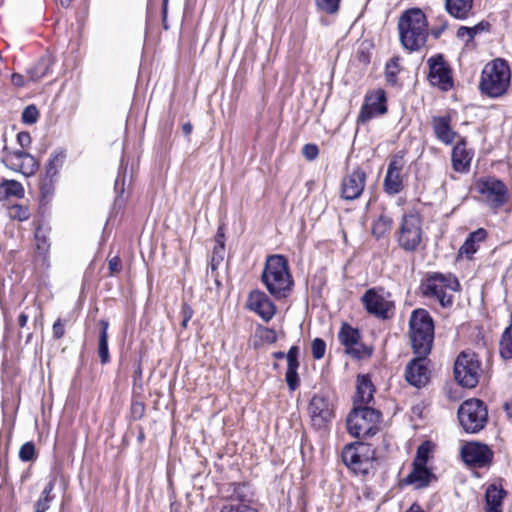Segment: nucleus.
I'll return each instance as SVG.
<instances>
[{
  "instance_id": "1",
  "label": "nucleus",
  "mask_w": 512,
  "mask_h": 512,
  "mask_svg": "<svg viewBox=\"0 0 512 512\" xmlns=\"http://www.w3.org/2000/svg\"><path fill=\"white\" fill-rule=\"evenodd\" d=\"M261 282L276 300L287 298L294 287L288 259L281 254L267 256L261 273Z\"/></svg>"
},
{
  "instance_id": "2",
  "label": "nucleus",
  "mask_w": 512,
  "mask_h": 512,
  "mask_svg": "<svg viewBox=\"0 0 512 512\" xmlns=\"http://www.w3.org/2000/svg\"><path fill=\"white\" fill-rule=\"evenodd\" d=\"M427 29V18L421 9L411 8L404 11L398 21L402 46L410 52L420 50L427 41Z\"/></svg>"
},
{
  "instance_id": "3",
  "label": "nucleus",
  "mask_w": 512,
  "mask_h": 512,
  "mask_svg": "<svg viewBox=\"0 0 512 512\" xmlns=\"http://www.w3.org/2000/svg\"><path fill=\"white\" fill-rule=\"evenodd\" d=\"M382 412L370 406H353L346 418L348 433L357 439H368L380 430Z\"/></svg>"
},
{
  "instance_id": "4",
  "label": "nucleus",
  "mask_w": 512,
  "mask_h": 512,
  "mask_svg": "<svg viewBox=\"0 0 512 512\" xmlns=\"http://www.w3.org/2000/svg\"><path fill=\"white\" fill-rule=\"evenodd\" d=\"M511 72L504 59H495L484 67L481 73L479 89L491 98L503 96L510 85Z\"/></svg>"
},
{
  "instance_id": "5",
  "label": "nucleus",
  "mask_w": 512,
  "mask_h": 512,
  "mask_svg": "<svg viewBox=\"0 0 512 512\" xmlns=\"http://www.w3.org/2000/svg\"><path fill=\"white\" fill-rule=\"evenodd\" d=\"M434 320L423 308L412 311L409 319V334L412 350L431 353L434 342Z\"/></svg>"
},
{
  "instance_id": "6",
  "label": "nucleus",
  "mask_w": 512,
  "mask_h": 512,
  "mask_svg": "<svg viewBox=\"0 0 512 512\" xmlns=\"http://www.w3.org/2000/svg\"><path fill=\"white\" fill-rule=\"evenodd\" d=\"M460 283L455 276L445 275L440 272L430 273L421 283V290L425 297L434 298L443 308L453 305V295L447 294L445 289L457 291Z\"/></svg>"
},
{
  "instance_id": "7",
  "label": "nucleus",
  "mask_w": 512,
  "mask_h": 512,
  "mask_svg": "<svg viewBox=\"0 0 512 512\" xmlns=\"http://www.w3.org/2000/svg\"><path fill=\"white\" fill-rule=\"evenodd\" d=\"M341 457L343 463L354 473L367 475L375 461V448L361 441L348 443L344 446Z\"/></svg>"
},
{
  "instance_id": "8",
  "label": "nucleus",
  "mask_w": 512,
  "mask_h": 512,
  "mask_svg": "<svg viewBox=\"0 0 512 512\" xmlns=\"http://www.w3.org/2000/svg\"><path fill=\"white\" fill-rule=\"evenodd\" d=\"M458 420L466 433L475 434L484 429L488 421L485 403L476 398L465 400L458 408Z\"/></svg>"
},
{
  "instance_id": "9",
  "label": "nucleus",
  "mask_w": 512,
  "mask_h": 512,
  "mask_svg": "<svg viewBox=\"0 0 512 512\" xmlns=\"http://www.w3.org/2000/svg\"><path fill=\"white\" fill-rule=\"evenodd\" d=\"M475 190L484 196L486 204L492 210H498L509 199L506 184L495 176L480 177L475 181Z\"/></svg>"
},
{
  "instance_id": "10",
  "label": "nucleus",
  "mask_w": 512,
  "mask_h": 512,
  "mask_svg": "<svg viewBox=\"0 0 512 512\" xmlns=\"http://www.w3.org/2000/svg\"><path fill=\"white\" fill-rule=\"evenodd\" d=\"M396 238L399 247L404 251H416L422 240L420 218L414 214H404Z\"/></svg>"
},
{
  "instance_id": "11",
  "label": "nucleus",
  "mask_w": 512,
  "mask_h": 512,
  "mask_svg": "<svg viewBox=\"0 0 512 512\" xmlns=\"http://www.w3.org/2000/svg\"><path fill=\"white\" fill-rule=\"evenodd\" d=\"M480 363L474 353L461 352L454 363V378L465 388H474L478 384Z\"/></svg>"
},
{
  "instance_id": "12",
  "label": "nucleus",
  "mask_w": 512,
  "mask_h": 512,
  "mask_svg": "<svg viewBox=\"0 0 512 512\" xmlns=\"http://www.w3.org/2000/svg\"><path fill=\"white\" fill-rule=\"evenodd\" d=\"M460 457L467 467L482 469L492 464L494 453L485 443L468 441L461 446Z\"/></svg>"
},
{
  "instance_id": "13",
  "label": "nucleus",
  "mask_w": 512,
  "mask_h": 512,
  "mask_svg": "<svg viewBox=\"0 0 512 512\" xmlns=\"http://www.w3.org/2000/svg\"><path fill=\"white\" fill-rule=\"evenodd\" d=\"M384 288L373 287L365 291L361 297V303L366 312L381 320H387L392 316L395 305L384 297Z\"/></svg>"
},
{
  "instance_id": "14",
  "label": "nucleus",
  "mask_w": 512,
  "mask_h": 512,
  "mask_svg": "<svg viewBox=\"0 0 512 512\" xmlns=\"http://www.w3.org/2000/svg\"><path fill=\"white\" fill-rule=\"evenodd\" d=\"M414 357L405 367V380L415 388L425 387L430 381L428 356L430 353L413 350Z\"/></svg>"
},
{
  "instance_id": "15",
  "label": "nucleus",
  "mask_w": 512,
  "mask_h": 512,
  "mask_svg": "<svg viewBox=\"0 0 512 512\" xmlns=\"http://www.w3.org/2000/svg\"><path fill=\"white\" fill-rule=\"evenodd\" d=\"M428 79L430 83L442 91H448L453 87L452 70L445 61L444 55L435 54L428 58Z\"/></svg>"
},
{
  "instance_id": "16",
  "label": "nucleus",
  "mask_w": 512,
  "mask_h": 512,
  "mask_svg": "<svg viewBox=\"0 0 512 512\" xmlns=\"http://www.w3.org/2000/svg\"><path fill=\"white\" fill-rule=\"evenodd\" d=\"M308 412L314 428H326L334 416L329 396L322 392L314 394L309 402Z\"/></svg>"
},
{
  "instance_id": "17",
  "label": "nucleus",
  "mask_w": 512,
  "mask_h": 512,
  "mask_svg": "<svg viewBox=\"0 0 512 512\" xmlns=\"http://www.w3.org/2000/svg\"><path fill=\"white\" fill-rule=\"evenodd\" d=\"M387 111V96L385 90L379 88L369 91L365 95L358 121L364 123L376 116L386 114Z\"/></svg>"
},
{
  "instance_id": "18",
  "label": "nucleus",
  "mask_w": 512,
  "mask_h": 512,
  "mask_svg": "<svg viewBox=\"0 0 512 512\" xmlns=\"http://www.w3.org/2000/svg\"><path fill=\"white\" fill-rule=\"evenodd\" d=\"M272 357L280 360L286 358L287 370L285 373V381L291 392L295 391L300 386V377L298 369L300 367V347L293 345L289 348L288 352L276 351L272 353Z\"/></svg>"
},
{
  "instance_id": "19",
  "label": "nucleus",
  "mask_w": 512,
  "mask_h": 512,
  "mask_svg": "<svg viewBox=\"0 0 512 512\" xmlns=\"http://www.w3.org/2000/svg\"><path fill=\"white\" fill-rule=\"evenodd\" d=\"M246 306L265 322H269L277 311L275 303L269 298V296L258 289L252 290L249 293Z\"/></svg>"
},
{
  "instance_id": "20",
  "label": "nucleus",
  "mask_w": 512,
  "mask_h": 512,
  "mask_svg": "<svg viewBox=\"0 0 512 512\" xmlns=\"http://www.w3.org/2000/svg\"><path fill=\"white\" fill-rule=\"evenodd\" d=\"M402 168L403 156L400 154L393 155L389 160L383 181V189L388 195H396L403 190L404 186L401 177Z\"/></svg>"
},
{
  "instance_id": "21",
  "label": "nucleus",
  "mask_w": 512,
  "mask_h": 512,
  "mask_svg": "<svg viewBox=\"0 0 512 512\" xmlns=\"http://www.w3.org/2000/svg\"><path fill=\"white\" fill-rule=\"evenodd\" d=\"M366 182V173L361 168L354 169L343 178L341 184L342 197L345 200H355L362 194Z\"/></svg>"
},
{
  "instance_id": "22",
  "label": "nucleus",
  "mask_w": 512,
  "mask_h": 512,
  "mask_svg": "<svg viewBox=\"0 0 512 512\" xmlns=\"http://www.w3.org/2000/svg\"><path fill=\"white\" fill-rule=\"evenodd\" d=\"M452 117L449 113L445 115L433 116L432 127L435 137L445 145L453 144L458 133L452 129Z\"/></svg>"
},
{
  "instance_id": "23",
  "label": "nucleus",
  "mask_w": 512,
  "mask_h": 512,
  "mask_svg": "<svg viewBox=\"0 0 512 512\" xmlns=\"http://www.w3.org/2000/svg\"><path fill=\"white\" fill-rule=\"evenodd\" d=\"M375 386L368 374H360L356 380V392L353 406H369L374 401Z\"/></svg>"
},
{
  "instance_id": "24",
  "label": "nucleus",
  "mask_w": 512,
  "mask_h": 512,
  "mask_svg": "<svg viewBox=\"0 0 512 512\" xmlns=\"http://www.w3.org/2000/svg\"><path fill=\"white\" fill-rule=\"evenodd\" d=\"M437 477L428 466L412 465L411 472L405 477L404 483L414 485L415 489L428 487Z\"/></svg>"
},
{
  "instance_id": "25",
  "label": "nucleus",
  "mask_w": 512,
  "mask_h": 512,
  "mask_svg": "<svg viewBox=\"0 0 512 512\" xmlns=\"http://www.w3.org/2000/svg\"><path fill=\"white\" fill-rule=\"evenodd\" d=\"M466 143V139L460 137L452 149V165L457 172H467L470 168L473 153L466 148Z\"/></svg>"
},
{
  "instance_id": "26",
  "label": "nucleus",
  "mask_w": 512,
  "mask_h": 512,
  "mask_svg": "<svg viewBox=\"0 0 512 512\" xmlns=\"http://www.w3.org/2000/svg\"><path fill=\"white\" fill-rule=\"evenodd\" d=\"M507 495L505 489L496 483L487 486L484 494L486 512H502L503 501Z\"/></svg>"
},
{
  "instance_id": "27",
  "label": "nucleus",
  "mask_w": 512,
  "mask_h": 512,
  "mask_svg": "<svg viewBox=\"0 0 512 512\" xmlns=\"http://www.w3.org/2000/svg\"><path fill=\"white\" fill-rule=\"evenodd\" d=\"M444 6L451 17L464 21L473 14L474 0H444Z\"/></svg>"
},
{
  "instance_id": "28",
  "label": "nucleus",
  "mask_w": 512,
  "mask_h": 512,
  "mask_svg": "<svg viewBox=\"0 0 512 512\" xmlns=\"http://www.w3.org/2000/svg\"><path fill=\"white\" fill-rule=\"evenodd\" d=\"M487 236L488 233L484 228H478L475 231L470 232L458 253L460 255H465L468 259H472L473 255L479 250V244L485 241Z\"/></svg>"
},
{
  "instance_id": "29",
  "label": "nucleus",
  "mask_w": 512,
  "mask_h": 512,
  "mask_svg": "<svg viewBox=\"0 0 512 512\" xmlns=\"http://www.w3.org/2000/svg\"><path fill=\"white\" fill-rule=\"evenodd\" d=\"M58 177L43 174L39 179V206H47L53 199L55 194L56 183Z\"/></svg>"
},
{
  "instance_id": "30",
  "label": "nucleus",
  "mask_w": 512,
  "mask_h": 512,
  "mask_svg": "<svg viewBox=\"0 0 512 512\" xmlns=\"http://www.w3.org/2000/svg\"><path fill=\"white\" fill-rule=\"evenodd\" d=\"M99 333H98V345L97 354L102 365H106L110 362V352L108 345V329L109 322L106 319H100L98 321Z\"/></svg>"
},
{
  "instance_id": "31",
  "label": "nucleus",
  "mask_w": 512,
  "mask_h": 512,
  "mask_svg": "<svg viewBox=\"0 0 512 512\" xmlns=\"http://www.w3.org/2000/svg\"><path fill=\"white\" fill-rule=\"evenodd\" d=\"M53 58L50 54L42 55L31 67L27 69V73L32 81H38L47 76L51 72Z\"/></svg>"
},
{
  "instance_id": "32",
  "label": "nucleus",
  "mask_w": 512,
  "mask_h": 512,
  "mask_svg": "<svg viewBox=\"0 0 512 512\" xmlns=\"http://www.w3.org/2000/svg\"><path fill=\"white\" fill-rule=\"evenodd\" d=\"M66 150L63 148H56L49 156L45 164V174L59 178L60 169L63 167L66 160Z\"/></svg>"
},
{
  "instance_id": "33",
  "label": "nucleus",
  "mask_w": 512,
  "mask_h": 512,
  "mask_svg": "<svg viewBox=\"0 0 512 512\" xmlns=\"http://www.w3.org/2000/svg\"><path fill=\"white\" fill-rule=\"evenodd\" d=\"M339 341L345 347V351L358 345L360 339L359 330L347 323H343L338 335Z\"/></svg>"
},
{
  "instance_id": "34",
  "label": "nucleus",
  "mask_w": 512,
  "mask_h": 512,
  "mask_svg": "<svg viewBox=\"0 0 512 512\" xmlns=\"http://www.w3.org/2000/svg\"><path fill=\"white\" fill-rule=\"evenodd\" d=\"M392 225V218L385 214H381L376 220L373 221L371 233L375 239L380 240L390 233Z\"/></svg>"
},
{
  "instance_id": "35",
  "label": "nucleus",
  "mask_w": 512,
  "mask_h": 512,
  "mask_svg": "<svg viewBox=\"0 0 512 512\" xmlns=\"http://www.w3.org/2000/svg\"><path fill=\"white\" fill-rule=\"evenodd\" d=\"M491 24L488 21L482 20L472 27L460 26L457 30V37L462 39L465 36L468 37L467 42L472 41L475 36L481 32L489 31Z\"/></svg>"
},
{
  "instance_id": "36",
  "label": "nucleus",
  "mask_w": 512,
  "mask_h": 512,
  "mask_svg": "<svg viewBox=\"0 0 512 512\" xmlns=\"http://www.w3.org/2000/svg\"><path fill=\"white\" fill-rule=\"evenodd\" d=\"M28 155L29 153L23 150L9 151L7 146H5L3 149L2 162L6 167L14 171L17 167L21 166L20 162L28 157Z\"/></svg>"
},
{
  "instance_id": "37",
  "label": "nucleus",
  "mask_w": 512,
  "mask_h": 512,
  "mask_svg": "<svg viewBox=\"0 0 512 512\" xmlns=\"http://www.w3.org/2000/svg\"><path fill=\"white\" fill-rule=\"evenodd\" d=\"M253 494L248 483H234L232 497L235 503H244L250 505Z\"/></svg>"
},
{
  "instance_id": "38",
  "label": "nucleus",
  "mask_w": 512,
  "mask_h": 512,
  "mask_svg": "<svg viewBox=\"0 0 512 512\" xmlns=\"http://www.w3.org/2000/svg\"><path fill=\"white\" fill-rule=\"evenodd\" d=\"M399 56H394L385 65V78L389 85L395 86L398 83V74L400 72Z\"/></svg>"
},
{
  "instance_id": "39",
  "label": "nucleus",
  "mask_w": 512,
  "mask_h": 512,
  "mask_svg": "<svg viewBox=\"0 0 512 512\" xmlns=\"http://www.w3.org/2000/svg\"><path fill=\"white\" fill-rule=\"evenodd\" d=\"M432 453V445L430 441L422 442L416 450V455L413 459L412 465L428 466V461Z\"/></svg>"
},
{
  "instance_id": "40",
  "label": "nucleus",
  "mask_w": 512,
  "mask_h": 512,
  "mask_svg": "<svg viewBox=\"0 0 512 512\" xmlns=\"http://www.w3.org/2000/svg\"><path fill=\"white\" fill-rule=\"evenodd\" d=\"M499 352L503 359H512V329L506 327L499 342Z\"/></svg>"
},
{
  "instance_id": "41",
  "label": "nucleus",
  "mask_w": 512,
  "mask_h": 512,
  "mask_svg": "<svg viewBox=\"0 0 512 512\" xmlns=\"http://www.w3.org/2000/svg\"><path fill=\"white\" fill-rule=\"evenodd\" d=\"M35 241H36V249L40 255L46 257L49 249L50 242L47 233L42 229L41 226H38L35 231Z\"/></svg>"
},
{
  "instance_id": "42",
  "label": "nucleus",
  "mask_w": 512,
  "mask_h": 512,
  "mask_svg": "<svg viewBox=\"0 0 512 512\" xmlns=\"http://www.w3.org/2000/svg\"><path fill=\"white\" fill-rule=\"evenodd\" d=\"M20 165L21 166L17 167L14 171L21 172L24 176L29 177L36 173L39 162L29 153L28 157L20 162Z\"/></svg>"
},
{
  "instance_id": "43",
  "label": "nucleus",
  "mask_w": 512,
  "mask_h": 512,
  "mask_svg": "<svg viewBox=\"0 0 512 512\" xmlns=\"http://www.w3.org/2000/svg\"><path fill=\"white\" fill-rule=\"evenodd\" d=\"M8 215L13 220L23 222L29 219L30 211L25 205L14 204L8 208Z\"/></svg>"
},
{
  "instance_id": "44",
  "label": "nucleus",
  "mask_w": 512,
  "mask_h": 512,
  "mask_svg": "<svg viewBox=\"0 0 512 512\" xmlns=\"http://www.w3.org/2000/svg\"><path fill=\"white\" fill-rule=\"evenodd\" d=\"M1 183L5 187L8 198L11 196L22 198L24 196L25 191L20 182L16 180H3Z\"/></svg>"
},
{
  "instance_id": "45",
  "label": "nucleus",
  "mask_w": 512,
  "mask_h": 512,
  "mask_svg": "<svg viewBox=\"0 0 512 512\" xmlns=\"http://www.w3.org/2000/svg\"><path fill=\"white\" fill-rule=\"evenodd\" d=\"M19 458L23 462H32L36 460V448L32 441L25 442L19 450Z\"/></svg>"
},
{
  "instance_id": "46",
  "label": "nucleus",
  "mask_w": 512,
  "mask_h": 512,
  "mask_svg": "<svg viewBox=\"0 0 512 512\" xmlns=\"http://www.w3.org/2000/svg\"><path fill=\"white\" fill-rule=\"evenodd\" d=\"M125 183H126V168L122 170V166L119 169L118 175L114 182V191L116 193V202L120 198L123 197V194L125 192Z\"/></svg>"
},
{
  "instance_id": "47",
  "label": "nucleus",
  "mask_w": 512,
  "mask_h": 512,
  "mask_svg": "<svg viewBox=\"0 0 512 512\" xmlns=\"http://www.w3.org/2000/svg\"><path fill=\"white\" fill-rule=\"evenodd\" d=\"M39 112L37 107L34 104L28 105L24 108L21 120L24 124L32 125L35 124L38 120Z\"/></svg>"
},
{
  "instance_id": "48",
  "label": "nucleus",
  "mask_w": 512,
  "mask_h": 512,
  "mask_svg": "<svg viewBox=\"0 0 512 512\" xmlns=\"http://www.w3.org/2000/svg\"><path fill=\"white\" fill-rule=\"evenodd\" d=\"M326 352V342L324 339L316 337L311 342V353L315 360H320Z\"/></svg>"
},
{
  "instance_id": "49",
  "label": "nucleus",
  "mask_w": 512,
  "mask_h": 512,
  "mask_svg": "<svg viewBox=\"0 0 512 512\" xmlns=\"http://www.w3.org/2000/svg\"><path fill=\"white\" fill-rule=\"evenodd\" d=\"M220 512H259V510L244 503H227L221 507Z\"/></svg>"
},
{
  "instance_id": "50",
  "label": "nucleus",
  "mask_w": 512,
  "mask_h": 512,
  "mask_svg": "<svg viewBox=\"0 0 512 512\" xmlns=\"http://www.w3.org/2000/svg\"><path fill=\"white\" fill-rule=\"evenodd\" d=\"M317 7L327 14H335L339 10L341 0H315Z\"/></svg>"
},
{
  "instance_id": "51",
  "label": "nucleus",
  "mask_w": 512,
  "mask_h": 512,
  "mask_svg": "<svg viewBox=\"0 0 512 512\" xmlns=\"http://www.w3.org/2000/svg\"><path fill=\"white\" fill-rule=\"evenodd\" d=\"M346 353L351 355L355 359H363L365 357H369L372 353V350L366 345L360 344L358 342V345L352 346L351 348L346 350Z\"/></svg>"
},
{
  "instance_id": "52",
  "label": "nucleus",
  "mask_w": 512,
  "mask_h": 512,
  "mask_svg": "<svg viewBox=\"0 0 512 512\" xmlns=\"http://www.w3.org/2000/svg\"><path fill=\"white\" fill-rule=\"evenodd\" d=\"M302 154L308 161H313L319 155V148L314 143H307L302 148Z\"/></svg>"
},
{
  "instance_id": "53",
  "label": "nucleus",
  "mask_w": 512,
  "mask_h": 512,
  "mask_svg": "<svg viewBox=\"0 0 512 512\" xmlns=\"http://www.w3.org/2000/svg\"><path fill=\"white\" fill-rule=\"evenodd\" d=\"M51 502V498L39 497L35 502L34 512H46L49 509Z\"/></svg>"
},
{
  "instance_id": "54",
  "label": "nucleus",
  "mask_w": 512,
  "mask_h": 512,
  "mask_svg": "<svg viewBox=\"0 0 512 512\" xmlns=\"http://www.w3.org/2000/svg\"><path fill=\"white\" fill-rule=\"evenodd\" d=\"M448 28V22L445 19H439V23L431 30L432 36L437 39Z\"/></svg>"
},
{
  "instance_id": "55",
  "label": "nucleus",
  "mask_w": 512,
  "mask_h": 512,
  "mask_svg": "<svg viewBox=\"0 0 512 512\" xmlns=\"http://www.w3.org/2000/svg\"><path fill=\"white\" fill-rule=\"evenodd\" d=\"M121 268V259L118 256H115L108 261V269L110 276H113L115 273L120 272Z\"/></svg>"
},
{
  "instance_id": "56",
  "label": "nucleus",
  "mask_w": 512,
  "mask_h": 512,
  "mask_svg": "<svg viewBox=\"0 0 512 512\" xmlns=\"http://www.w3.org/2000/svg\"><path fill=\"white\" fill-rule=\"evenodd\" d=\"M31 135L27 131H21L17 134V142L21 148H27L31 144Z\"/></svg>"
},
{
  "instance_id": "57",
  "label": "nucleus",
  "mask_w": 512,
  "mask_h": 512,
  "mask_svg": "<svg viewBox=\"0 0 512 512\" xmlns=\"http://www.w3.org/2000/svg\"><path fill=\"white\" fill-rule=\"evenodd\" d=\"M278 336L275 329L267 327L264 330V334L262 336V340L268 344H273L277 341Z\"/></svg>"
},
{
  "instance_id": "58",
  "label": "nucleus",
  "mask_w": 512,
  "mask_h": 512,
  "mask_svg": "<svg viewBox=\"0 0 512 512\" xmlns=\"http://www.w3.org/2000/svg\"><path fill=\"white\" fill-rule=\"evenodd\" d=\"M215 242L217 247H215V251L219 247L222 251L225 249V232L223 226H219L215 235Z\"/></svg>"
},
{
  "instance_id": "59",
  "label": "nucleus",
  "mask_w": 512,
  "mask_h": 512,
  "mask_svg": "<svg viewBox=\"0 0 512 512\" xmlns=\"http://www.w3.org/2000/svg\"><path fill=\"white\" fill-rule=\"evenodd\" d=\"M52 331H53V337L55 339H60L64 336V333H65L64 324L62 323L60 318L54 322Z\"/></svg>"
},
{
  "instance_id": "60",
  "label": "nucleus",
  "mask_w": 512,
  "mask_h": 512,
  "mask_svg": "<svg viewBox=\"0 0 512 512\" xmlns=\"http://www.w3.org/2000/svg\"><path fill=\"white\" fill-rule=\"evenodd\" d=\"M55 487V479H50L46 485L44 486L42 492H41V495L40 497H45V498H51V500L54 499V495H52V491Z\"/></svg>"
},
{
  "instance_id": "61",
  "label": "nucleus",
  "mask_w": 512,
  "mask_h": 512,
  "mask_svg": "<svg viewBox=\"0 0 512 512\" xmlns=\"http://www.w3.org/2000/svg\"><path fill=\"white\" fill-rule=\"evenodd\" d=\"M131 410L134 418L140 419L144 415L145 406L142 402H133Z\"/></svg>"
},
{
  "instance_id": "62",
  "label": "nucleus",
  "mask_w": 512,
  "mask_h": 512,
  "mask_svg": "<svg viewBox=\"0 0 512 512\" xmlns=\"http://www.w3.org/2000/svg\"><path fill=\"white\" fill-rule=\"evenodd\" d=\"M193 314H194V311H193L192 307L187 303H183V305L181 307L182 318L186 319V320H191Z\"/></svg>"
},
{
  "instance_id": "63",
  "label": "nucleus",
  "mask_w": 512,
  "mask_h": 512,
  "mask_svg": "<svg viewBox=\"0 0 512 512\" xmlns=\"http://www.w3.org/2000/svg\"><path fill=\"white\" fill-rule=\"evenodd\" d=\"M168 3L169 0H162V24L165 30L168 29L167 15H168Z\"/></svg>"
},
{
  "instance_id": "64",
  "label": "nucleus",
  "mask_w": 512,
  "mask_h": 512,
  "mask_svg": "<svg viewBox=\"0 0 512 512\" xmlns=\"http://www.w3.org/2000/svg\"><path fill=\"white\" fill-rule=\"evenodd\" d=\"M141 379H142V367H141V363L139 362L134 369V374H133L134 385H137V382H141Z\"/></svg>"
}]
</instances>
